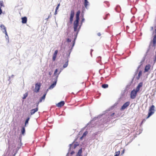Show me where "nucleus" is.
<instances>
[{
	"instance_id": "473e14b6",
	"label": "nucleus",
	"mask_w": 156,
	"mask_h": 156,
	"mask_svg": "<svg viewBox=\"0 0 156 156\" xmlns=\"http://www.w3.org/2000/svg\"><path fill=\"white\" fill-rule=\"evenodd\" d=\"M146 120L145 119H143L141 123V125Z\"/></svg>"
},
{
	"instance_id": "7ed1b4c3",
	"label": "nucleus",
	"mask_w": 156,
	"mask_h": 156,
	"mask_svg": "<svg viewBox=\"0 0 156 156\" xmlns=\"http://www.w3.org/2000/svg\"><path fill=\"white\" fill-rule=\"evenodd\" d=\"M138 92L136 90L134 89L132 90L130 93V98L133 99H134L136 96Z\"/></svg>"
},
{
	"instance_id": "c03bdc74",
	"label": "nucleus",
	"mask_w": 156,
	"mask_h": 156,
	"mask_svg": "<svg viewBox=\"0 0 156 156\" xmlns=\"http://www.w3.org/2000/svg\"><path fill=\"white\" fill-rule=\"evenodd\" d=\"M78 156H82V155H78Z\"/></svg>"
},
{
	"instance_id": "58836bf2",
	"label": "nucleus",
	"mask_w": 156,
	"mask_h": 156,
	"mask_svg": "<svg viewBox=\"0 0 156 156\" xmlns=\"http://www.w3.org/2000/svg\"><path fill=\"white\" fill-rule=\"evenodd\" d=\"M57 14V10H55V14L56 15Z\"/></svg>"
},
{
	"instance_id": "72a5a7b5",
	"label": "nucleus",
	"mask_w": 156,
	"mask_h": 156,
	"mask_svg": "<svg viewBox=\"0 0 156 156\" xmlns=\"http://www.w3.org/2000/svg\"><path fill=\"white\" fill-rule=\"evenodd\" d=\"M154 62L156 61V51L155 52V55L154 57Z\"/></svg>"
},
{
	"instance_id": "bb28decb",
	"label": "nucleus",
	"mask_w": 156,
	"mask_h": 156,
	"mask_svg": "<svg viewBox=\"0 0 156 156\" xmlns=\"http://www.w3.org/2000/svg\"><path fill=\"white\" fill-rule=\"evenodd\" d=\"M42 100H43L42 99H41V98L39 100V101L37 104V105H36L37 107H38V105H39V103L40 102H41L42 101Z\"/></svg>"
},
{
	"instance_id": "ea45409f",
	"label": "nucleus",
	"mask_w": 156,
	"mask_h": 156,
	"mask_svg": "<svg viewBox=\"0 0 156 156\" xmlns=\"http://www.w3.org/2000/svg\"><path fill=\"white\" fill-rule=\"evenodd\" d=\"M51 72H49V75H50V76H51Z\"/></svg>"
},
{
	"instance_id": "20e7f679",
	"label": "nucleus",
	"mask_w": 156,
	"mask_h": 156,
	"mask_svg": "<svg viewBox=\"0 0 156 156\" xmlns=\"http://www.w3.org/2000/svg\"><path fill=\"white\" fill-rule=\"evenodd\" d=\"M74 11L73 10L71 11L70 16L69 18L70 21L72 23L73 20V18L74 15Z\"/></svg>"
},
{
	"instance_id": "9b49d317",
	"label": "nucleus",
	"mask_w": 156,
	"mask_h": 156,
	"mask_svg": "<svg viewBox=\"0 0 156 156\" xmlns=\"http://www.w3.org/2000/svg\"><path fill=\"white\" fill-rule=\"evenodd\" d=\"M65 102L64 101H62L58 103L56 106L58 107H61L64 105Z\"/></svg>"
},
{
	"instance_id": "7c9ffc66",
	"label": "nucleus",
	"mask_w": 156,
	"mask_h": 156,
	"mask_svg": "<svg viewBox=\"0 0 156 156\" xmlns=\"http://www.w3.org/2000/svg\"><path fill=\"white\" fill-rule=\"evenodd\" d=\"M59 6H60V4H59L57 6L56 8V10H57L58 9V8H59Z\"/></svg>"
},
{
	"instance_id": "b1692460",
	"label": "nucleus",
	"mask_w": 156,
	"mask_h": 156,
	"mask_svg": "<svg viewBox=\"0 0 156 156\" xmlns=\"http://www.w3.org/2000/svg\"><path fill=\"white\" fill-rule=\"evenodd\" d=\"M120 154V151H117L115 152L114 156H119Z\"/></svg>"
},
{
	"instance_id": "5701e85b",
	"label": "nucleus",
	"mask_w": 156,
	"mask_h": 156,
	"mask_svg": "<svg viewBox=\"0 0 156 156\" xmlns=\"http://www.w3.org/2000/svg\"><path fill=\"white\" fill-rule=\"evenodd\" d=\"M27 95H28V93H25V94H24L23 95V99H25L27 97Z\"/></svg>"
},
{
	"instance_id": "a19ab883",
	"label": "nucleus",
	"mask_w": 156,
	"mask_h": 156,
	"mask_svg": "<svg viewBox=\"0 0 156 156\" xmlns=\"http://www.w3.org/2000/svg\"><path fill=\"white\" fill-rule=\"evenodd\" d=\"M76 144H75V145H74V148H76Z\"/></svg>"
},
{
	"instance_id": "79ce46f5",
	"label": "nucleus",
	"mask_w": 156,
	"mask_h": 156,
	"mask_svg": "<svg viewBox=\"0 0 156 156\" xmlns=\"http://www.w3.org/2000/svg\"><path fill=\"white\" fill-rule=\"evenodd\" d=\"M84 19H83L82 20V21H83V20H84Z\"/></svg>"
},
{
	"instance_id": "c85d7f7f",
	"label": "nucleus",
	"mask_w": 156,
	"mask_h": 156,
	"mask_svg": "<svg viewBox=\"0 0 156 156\" xmlns=\"http://www.w3.org/2000/svg\"><path fill=\"white\" fill-rule=\"evenodd\" d=\"M45 95L46 94H45L41 98V99H42V100H44L45 98Z\"/></svg>"
},
{
	"instance_id": "393cba45",
	"label": "nucleus",
	"mask_w": 156,
	"mask_h": 156,
	"mask_svg": "<svg viewBox=\"0 0 156 156\" xmlns=\"http://www.w3.org/2000/svg\"><path fill=\"white\" fill-rule=\"evenodd\" d=\"M68 65V61L66 62V63L63 65V67L65 68Z\"/></svg>"
},
{
	"instance_id": "2f4dec72",
	"label": "nucleus",
	"mask_w": 156,
	"mask_h": 156,
	"mask_svg": "<svg viewBox=\"0 0 156 156\" xmlns=\"http://www.w3.org/2000/svg\"><path fill=\"white\" fill-rule=\"evenodd\" d=\"M67 41L68 42H71V40L70 39H69V38H68L67 39Z\"/></svg>"
},
{
	"instance_id": "e433bc0d",
	"label": "nucleus",
	"mask_w": 156,
	"mask_h": 156,
	"mask_svg": "<svg viewBox=\"0 0 156 156\" xmlns=\"http://www.w3.org/2000/svg\"><path fill=\"white\" fill-rule=\"evenodd\" d=\"M75 40H74L73 41V47L74 45V44H75Z\"/></svg>"
},
{
	"instance_id": "f03ea898",
	"label": "nucleus",
	"mask_w": 156,
	"mask_h": 156,
	"mask_svg": "<svg viewBox=\"0 0 156 156\" xmlns=\"http://www.w3.org/2000/svg\"><path fill=\"white\" fill-rule=\"evenodd\" d=\"M155 107L154 105H152L149 108V112L147 117V119L149 118L151 115L153 114L155 111L154 109Z\"/></svg>"
},
{
	"instance_id": "f8f14e48",
	"label": "nucleus",
	"mask_w": 156,
	"mask_h": 156,
	"mask_svg": "<svg viewBox=\"0 0 156 156\" xmlns=\"http://www.w3.org/2000/svg\"><path fill=\"white\" fill-rule=\"evenodd\" d=\"M151 67V66L150 64L146 65L145 67L144 72L145 73L148 72L150 69Z\"/></svg>"
},
{
	"instance_id": "f257e3e1",
	"label": "nucleus",
	"mask_w": 156,
	"mask_h": 156,
	"mask_svg": "<svg viewBox=\"0 0 156 156\" xmlns=\"http://www.w3.org/2000/svg\"><path fill=\"white\" fill-rule=\"evenodd\" d=\"M80 13V10L77 12L76 14V20L74 21L73 23L74 31L75 32L77 31V34L79 31V29H77V28L79 26V20H80L79 16Z\"/></svg>"
},
{
	"instance_id": "4468645a",
	"label": "nucleus",
	"mask_w": 156,
	"mask_h": 156,
	"mask_svg": "<svg viewBox=\"0 0 156 156\" xmlns=\"http://www.w3.org/2000/svg\"><path fill=\"white\" fill-rule=\"evenodd\" d=\"M22 23H27V18L26 17H24L22 18Z\"/></svg>"
},
{
	"instance_id": "f3484780",
	"label": "nucleus",
	"mask_w": 156,
	"mask_h": 156,
	"mask_svg": "<svg viewBox=\"0 0 156 156\" xmlns=\"http://www.w3.org/2000/svg\"><path fill=\"white\" fill-rule=\"evenodd\" d=\"M142 71H140L139 73H138V75L137 76V79L138 80L140 78V76L142 75Z\"/></svg>"
},
{
	"instance_id": "2eb2a0df",
	"label": "nucleus",
	"mask_w": 156,
	"mask_h": 156,
	"mask_svg": "<svg viewBox=\"0 0 156 156\" xmlns=\"http://www.w3.org/2000/svg\"><path fill=\"white\" fill-rule=\"evenodd\" d=\"M87 133L88 132L87 131H86L85 132H84L82 136L80 137V140H82L83 139V138L84 137H85L87 134Z\"/></svg>"
},
{
	"instance_id": "4c0bfd02",
	"label": "nucleus",
	"mask_w": 156,
	"mask_h": 156,
	"mask_svg": "<svg viewBox=\"0 0 156 156\" xmlns=\"http://www.w3.org/2000/svg\"><path fill=\"white\" fill-rule=\"evenodd\" d=\"M115 114L114 113H113L111 115V116L112 117Z\"/></svg>"
},
{
	"instance_id": "a211bd4d",
	"label": "nucleus",
	"mask_w": 156,
	"mask_h": 156,
	"mask_svg": "<svg viewBox=\"0 0 156 156\" xmlns=\"http://www.w3.org/2000/svg\"><path fill=\"white\" fill-rule=\"evenodd\" d=\"M21 133L23 135H24L25 132V128L24 127H23L22 128L21 130Z\"/></svg>"
},
{
	"instance_id": "aec40b11",
	"label": "nucleus",
	"mask_w": 156,
	"mask_h": 156,
	"mask_svg": "<svg viewBox=\"0 0 156 156\" xmlns=\"http://www.w3.org/2000/svg\"><path fill=\"white\" fill-rule=\"evenodd\" d=\"M108 84H103L102 85V87L104 88H106L108 87Z\"/></svg>"
},
{
	"instance_id": "9d476101",
	"label": "nucleus",
	"mask_w": 156,
	"mask_h": 156,
	"mask_svg": "<svg viewBox=\"0 0 156 156\" xmlns=\"http://www.w3.org/2000/svg\"><path fill=\"white\" fill-rule=\"evenodd\" d=\"M38 110V107H37V108L34 109H33L30 111V114L31 115H33L36 112H37Z\"/></svg>"
},
{
	"instance_id": "1a4fd4ad",
	"label": "nucleus",
	"mask_w": 156,
	"mask_h": 156,
	"mask_svg": "<svg viewBox=\"0 0 156 156\" xmlns=\"http://www.w3.org/2000/svg\"><path fill=\"white\" fill-rule=\"evenodd\" d=\"M58 53V51L57 50L55 51L54 53L53 54L52 57V60L53 61L55 60Z\"/></svg>"
},
{
	"instance_id": "6e6552de",
	"label": "nucleus",
	"mask_w": 156,
	"mask_h": 156,
	"mask_svg": "<svg viewBox=\"0 0 156 156\" xmlns=\"http://www.w3.org/2000/svg\"><path fill=\"white\" fill-rule=\"evenodd\" d=\"M153 46H155L156 44V28L155 29V35L154 36L152 40Z\"/></svg>"
},
{
	"instance_id": "0eeeda50",
	"label": "nucleus",
	"mask_w": 156,
	"mask_h": 156,
	"mask_svg": "<svg viewBox=\"0 0 156 156\" xmlns=\"http://www.w3.org/2000/svg\"><path fill=\"white\" fill-rule=\"evenodd\" d=\"M0 27L1 28L2 30L3 31V32L4 33H5V35L8 37L7 34L6 32V28L5 26L3 24H2L0 26Z\"/></svg>"
},
{
	"instance_id": "c9c22d12",
	"label": "nucleus",
	"mask_w": 156,
	"mask_h": 156,
	"mask_svg": "<svg viewBox=\"0 0 156 156\" xmlns=\"http://www.w3.org/2000/svg\"><path fill=\"white\" fill-rule=\"evenodd\" d=\"M2 12V10L1 9V8L0 7V15H1Z\"/></svg>"
},
{
	"instance_id": "cd10ccee",
	"label": "nucleus",
	"mask_w": 156,
	"mask_h": 156,
	"mask_svg": "<svg viewBox=\"0 0 156 156\" xmlns=\"http://www.w3.org/2000/svg\"><path fill=\"white\" fill-rule=\"evenodd\" d=\"M3 6H4L3 2L2 1H0V7L1 8V7Z\"/></svg>"
},
{
	"instance_id": "4be33fe9",
	"label": "nucleus",
	"mask_w": 156,
	"mask_h": 156,
	"mask_svg": "<svg viewBox=\"0 0 156 156\" xmlns=\"http://www.w3.org/2000/svg\"><path fill=\"white\" fill-rule=\"evenodd\" d=\"M30 118L29 117H28L26 119V120L25 121V126H26V125L28 124V121L30 120Z\"/></svg>"
},
{
	"instance_id": "423d86ee",
	"label": "nucleus",
	"mask_w": 156,
	"mask_h": 156,
	"mask_svg": "<svg viewBox=\"0 0 156 156\" xmlns=\"http://www.w3.org/2000/svg\"><path fill=\"white\" fill-rule=\"evenodd\" d=\"M130 104L129 101H127L122 106L121 109L123 110L126 108L128 106H129Z\"/></svg>"
},
{
	"instance_id": "412c9836",
	"label": "nucleus",
	"mask_w": 156,
	"mask_h": 156,
	"mask_svg": "<svg viewBox=\"0 0 156 156\" xmlns=\"http://www.w3.org/2000/svg\"><path fill=\"white\" fill-rule=\"evenodd\" d=\"M82 152V149H80L79 150V151L78 152V153L77 154V155H81Z\"/></svg>"
},
{
	"instance_id": "c756f323",
	"label": "nucleus",
	"mask_w": 156,
	"mask_h": 156,
	"mask_svg": "<svg viewBox=\"0 0 156 156\" xmlns=\"http://www.w3.org/2000/svg\"><path fill=\"white\" fill-rule=\"evenodd\" d=\"M58 71V70L57 69H55V71L54 73V75H56V73H57V72Z\"/></svg>"
},
{
	"instance_id": "39448f33",
	"label": "nucleus",
	"mask_w": 156,
	"mask_h": 156,
	"mask_svg": "<svg viewBox=\"0 0 156 156\" xmlns=\"http://www.w3.org/2000/svg\"><path fill=\"white\" fill-rule=\"evenodd\" d=\"M41 86L40 83H37L35 84V87L34 89V91L36 93H37L39 92V90L40 89V87Z\"/></svg>"
},
{
	"instance_id": "dca6fc26",
	"label": "nucleus",
	"mask_w": 156,
	"mask_h": 156,
	"mask_svg": "<svg viewBox=\"0 0 156 156\" xmlns=\"http://www.w3.org/2000/svg\"><path fill=\"white\" fill-rule=\"evenodd\" d=\"M56 84V82H55L53 84H52L49 87V89H52L55 86Z\"/></svg>"
},
{
	"instance_id": "6ab92c4d",
	"label": "nucleus",
	"mask_w": 156,
	"mask_h": 156,
	"mask_svg": "<svg viewBox=\"0 0 156 156\" xmlns=\"http://www.w3.org/2000/svg\"><path fill=\"white\" fill-rule=\"evenodd\" d=\"M89 2L87 0H84V5L86 8H87Z\"/></svg>"
},
{
	"instance_id": "ddd939ff",
	"label": "nucleus",
	"mask_w": 156,
	"mask_h": 156,
	"mask_svg": "<svg viewBox=\"0 0 156 156\" xmlns=\"http://www.w3.org/2000/svg\"><path fill=\"white\" fill-rule=\"evenodd\" d=\"M142 85L143 83L142 82L140 83L137 87L136 90L138 92L140 90V88L142 87Z\"/></svg>"
},
{
	"instance_id": "a878e982",
	"label": "nucleus",
	"mask_w": 156,
	"mask_h": 156,
	"mask_svg": "<svg viewBox=\"0 0 156 156\" xmlns=\"http://www.w3.org/2000/svg\"><path fill=\"white\" fill-rule=\"evenodd\" d=\"M109 16L110 14L109 13L107 14L106 15L105 17L104 18V19L105 20H106L107 19L108 17Z\"/></svg>"
},
{
	"instance_id": "37998d69",
	"label": "nucleus",
	"mask_w": 156,
	"mask_h": 156,
	"mask_svg": "<svg viewBox=\"0 0 156 156\" xmlns=\"http://www.w3.org/2000/svg\"><path fill=\"white\" fill-rule=\"evenodd\" d=\"M74 152H72L71 154H73Z\"/></svg>"
},
{
	"instance_id": "f704fd0d",
	"label": "nucleus",
	"mask_w": 156,
	"mask_h": 156,
	"mask_svg": "<svg viewBox=\"0 0 156 156\" xmlns=\"http://www.w3.org/2000/svg\"><path fill=\"white\" fill-rule=\"evenodd\" d=\"M97 35L99 36H100L101 35V34L100 33H97Z\"/></svg>"
}]
</instances>
